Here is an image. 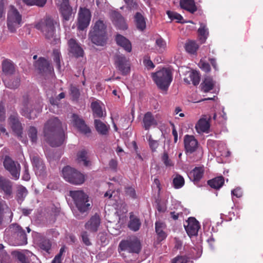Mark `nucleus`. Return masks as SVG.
<instances>
[{"label":"nucleus","mask_w":263,"mask_h":263,"mask_svg":"<svg viewBox=\"0 0 263 263\" xmlns=\"http://www.w3.org/2000/svg\"><path fill=\"white\" fill-rule=\"evenodd\" d=\"M113 23L119 29L126 30L127 29L124 17L119 12H115L112 14Z\"/></svg>","instance_id":"nucleus-24"},{"label":"nucleus","mask_w":263,"mask_h":263,"mask_svg":"<svg viewBox=\"0 0 263 263\" xmlns=\"http://www.w3.org/2000/svg\"><path fill=\"white\" fill-rule=\"evenodd\" d=\"M57 22L49 16L42 19L35 25V28L41 31L45 39L52 44H57L60 42V39L55 35Z\"/></svg>","instance_id":"nucleus-2"},{"label":"nucleus","mask_w":263,"mask_h":263,"mask_svg":"<svg viewBox=\"0 0 263 263\" xmlns=\"http://www.w3.org/2000/svg\"><path fill=\"white\" fill-rule=\"evenodd\" d=\"M126 8L129 10H137L138 8V4L134 0H128L125 2Z\"/></svg>","instance_id":"nucleus-57"},{"label":"nucleus","mask_w":263,"mask_h":263,"mask_svg":"<svg viewBox=\"0 0 263 263\" xmlns=\"http://www.w3.org/2000/svg\"><path fill=\"white\" fill-rule=\"evenodd\" d=\"M60 11L65 21L69 20L72 14V8L69 5V2L62 3L60 6Z\"/></svg>","instance_id":"nucleus-34"},{"label":"nucleus","mask_w":263,"mask_h":263,"mask_svg":"<svg viewBox=\"0 0 263 263\" xmlns=\"http://www.w3.org/2000/svg\"><path fill=\"white\" fill-rule=\"evenodd\" d=\"M129 220L128 223V228L134 232L138 231L141 226L139 218L135 215L133 212L129 213Z\"/></svg>","instance_id":"nucleus-26"},{"label":"nucleus","mask_w":263,"mask_h":263,"mask_svg":"<svg viewBox=\"0 0 263 263\" xmlns=\"http://www.w3.org/2000/svg\"><path fill=\"white\" fill-rule=\"evenodd\" d=\"M3 71L6 74H13L15 72V66L13 63L9 59H5L2 62Z\"/></svg>","instance_id":"nucleus-35"},{"label":"nucleus","mask_w":263,"mask_h":263,"mask_svg":"<svg viewBox=\"0 0 263 263\" xmlns=\"http://www.w3.org/2000/svg\"><path fill=\"white\" fill-rule=\"evenodd\" d=\"M161 160L166 167H171L174 165L173 161L169 158L168 155L166 152H163L161 157Z\"/></svg>","instance_id":"nucleus-53"},{"label":"nucleus","mask_w":263,"mask_h":263,"mask_svg":"<svg viewBox=\"0 0 263 263\" xmlns=\"http://www.w3.org/2000/svg\"><path fill=\"white\" fill-rule=\"evenodd\" d=\"M146 139L148 142L149 146L152 152H156L157 148L158 147L159 145V141L154 140L151 135H147Z\"/></svg>","instance_id":"nucleus-48"},{"label":"nucleus","mask_w":263,"mask_h":263,"mask_svg":"<svg viewBox=\"0 0 263 263\" xmlns=\"http://www.w3.org/2000/svg\"><path fill=\"white\" fill-rule=\"evenodd\" d=\"M70 95L72 96L73 99L74 100H77L80 96L79 89L76 86L71 85L70 86Z\"/></svg>","instance_id":"nucleus-55"},{"label":"nucleus","mask_w":263,"mask_h":263,"mask_svg":"<svg viewBox=\"0 0 263 263\" xmlns=\"http://www.w3.org/2000/svg\"><path fill=\"white\" fill-rule=\"evenodd\" d=\"M224 182V177L222 176L215 177L208 181V184L212 188L219 189L222 186Z\"/></svg>","instance_id":"nucleus-36"},{"label":"nucleus","mask_w":263,"mask_h":263,"mask_svg":"<svg viewBox=\"0 0 263 263\" xmlns=\"http://www.w3.org/2000/svg\"><path fill=\"white\" fill-rule=\"evenodd\" d=\"M62 175L66 181L75 185L81 184L85 181L84 176L82 173L69 166L63 168Z\"/></svg>","instance_id":"nucleus-8"},{"label":"nucleus","mask_w":263,"mask_h":263,"mask_svg":"<svg viewBox=\"0 0 263 263\" xmlns=\"http://www.w3.org/2000/svg\"><path fill=\"white\" fill-rule=\"evenodd\" d=\"M166 225L164 223L160 221L155 222V231L158 235V239L160 241L163 240L167 236L166 233L164 231Z\"/></svg>","instance_id":"nucleus-33"},{"label":"nucleus","mask_w":263,"mask_h":263,"mask_svg":"<svg viewBox=\"0 0 263 263\" xmlns=\"http://www.w3.org/2000/svg\"><path fill=\"white\" fill-rule=\"evenodd\" d=\"M51 243L50 241L47 239H44L41 240L40 243V247L41 249L48 252L50 250Z\"/></svg>","instance_id":"nucleus-51"},{"label":"nucleus","mask_w":263,"mask_h":263,"mask_svg":"<svg viewBox=\"0 0 263 263\" xmlns=\"http://www.w3.org/2000/svg\"><path fill=\"white\" fill-rule=\"evenodd\" d=\"M77 160L79 164H82L85 166H89L91 165L88 152L84 149L78 152Z\"/></svg>","instance_id":"nucleus-29"},{"label":"nucleus","mask_w":263,"mask_h":263,"mask_svg":"<svg viewBox=\"0 0 263 263\" xmlns=\"http://www.w3.org/2000/svg\"><path fill=\"white\" fill-rule=\"evenodd\" d=\"M125 193L127 196H129L133 199L137 198V195L135 189L132 186H127L125 187Z\"/></svg>","instance_id":"nucleus-56"},{"label":"nucleus","mask_w":263,"mask_h":263,"mask_svg":"<svg viewBox=\"0 0 263 263\" xmlns=\"http://www.w3.org/2000/svg\"><path fill=\"white\" fill-rule=\"evenodd\" d=\"M199 65L200 68L204 71L208 72L210 71V65L208 63L200 60L199 62Z\"/></svg>","instance_id":"nucleus-60"},{"label":"nucleus","mask_w":263,"mask_h":263,"mask_svg":"<svg viewBox=\"0 0 263 263\" xmlns=\"http://www.w3.org/2000/svg\"><path fill=\"white\" fill-rule=\"evenodd\" d=\"M116 42L118 46L122 47L125 51L130 52L132 51V44L125 36L117 34L115 37Z\"/></svg>","instance_id":"nucleus-25"},{"label":"nucleus","mask_w":263,"mask_h":263,"mask_svg":"<svg viewBox=\"0 0 263 263\" xmlns=\"http://www.w3.org/2000/svg\"><path fill=\"white\" fill-rule=\"evenodd\" d=\"M69 51L76 58L82 57L84 54V51L77 40L74 39H70L68 42Z\"/></svg>","instance_id":"nucleus-21"},{"label":"nucleus","mask_w":263,"mask_h":263,"mask_svg":"<svg viewBox=\"0 0 263 263\" xmlns=\"http://www.w3.org/2000/svg\"><path fill=\"white\" fill-rule=\"evenodd\" d=\"M101 224V218L99 214L96 213L92 216L89 220L85 223V228L90 232L98 231Z\"/></svg>","instance_id":"nucleus-20"},{"label":"nucleus","mask_w":263,"mask_h":263,"mask_svg":"<svg viewBox=\"0 0 263 263\" xmlns=\"http://www.w3.org/2000/svg\"><path fill=\"white\" fill-rule=\"evenodd\" d=\"M22 15L13 6H10L7 13V25L9 31L15 33L23 24Z\"/></svg>","instance_id":"nucleus-6"},{"label":"nucleus","mask_w":263,"mask_h":263,"mask_svg":"<svg viewBox=\"0 0 263 263\" xmlns=\"http://www.w3.org/2000/svg\"><path fill=\"white\" fill-rule=\"evenodd\" d=\"M119 249L131 253H139L141 250L140 240L136 237H129L122 240L119 245Z\"/></svg>","instance_id":"nucleus-9"},{"label":"nucleus","mask_w":263,"mask_h":263,"mask_svg":"<svg viewBox=\"0 0 263 263\" xmlns=\"http://www.w3.org/2000/svg\"><path fill=\"white\" fill-rule=\"evenodd\" d=\"M155 48L158 52H163L166 48V42L161 37H159L156 40Z\"/></svg>","instance_id":"nucleus-43"},{"label":"nucleus","mask_w":263,"mask_h":263,"mask_svg":"<svg viewBox=\"0 0 263 263\" xmlns=\"http://www.w3.org/2000/svg\"><path fill=\"white\" fill-rule=\"evenodd\" d=\"M33 166L36 168L37 172L43 174L45 172L46 167L42 160L38 156H33L31 158Z\"/></svg>","instance_id":"nucleus-32"},{"label":"nucleus","mask_w":263,"mask_h":263,"mask_svg":"<svg viewBox=\"0 0 263 263\" xmlns=\"http://www.w3.org/2000/svg\"><path fill=\"white\" fill-rule=\"evenodd\" d=\"M6 86L11 89L17 88L20 84V79L16 78L13 80H10L5 83Z\"/></svg>","instance_id":"nucleus-52"},{"label":"nucleus","mask_w":263,"mask_h":263,"mask_svg":"<svg viewBox=\"0 0 263 263\" xmlns=\"http://www.w3.org/2000/svg\"><path fill=\"white\" fill-rule=\"evenodd\" d=\"M24 168L22 179L25 181H29L30 179V176L29 173V167L27 163L24 164Z\"/></svg>","instance_id":"nucleus-59"},{"label":"nucleus","mask_w":263,"mask_h":263,"mask_svg":"<svg viewBox=\"0 0 263 263\" xmlns=\"http://www.w3.org/2000/svg\"><path fill=\"white\" fill-rule=\"evenodd\" d=\"M35 69L41 74L51 73L53 70L50 66L49 62L45 58L40 57L34 64Z\"/></svg>","instance_id":"nucleus-16"},{"label":"nucleus","mask_w":263,"mask_h":263,"mask_svg":"<svg viewBox=\"0 0 263 263\" xmlns=\"http://www.w3.org/2000/svg\"><path fill=\"white\" fill-rule=\"evenodd\" d=\"M184 47L187 52L194 54L199 48V45L195 41L189 40L185 44Z\"/></svg>","instance_id":"nucleus-39"},{"label":"nucleus","mask_w":263,"mask_h":263,"mask_svg":"<svg viewBox=\"0 0 263 263\" xmlns=\"http://www.w3.org/2000/svg\"><path fill=\"white\" fill-rule=\"evenodd\" d=\"M91 19V13L89 9L85 8H81L79 12L78 21V28L80 30H83L89 25Z\"/></svg>","instance_id":"nucleus-13"},{"label":"nucleus","mask_w":263,"mask_h":263,"mask_svg":"<svg viewBox=\"0 0 263 263\" xmlns=\"http://www.w3.org/2000/svg\"><path fill=\"white\" fill-rule=\"evenodd\" d=\"M7 230L12 237L13 245L23 246L27 243V237L25 231L18 224H11Z\"/></svg>","instance_id":"nucleus-7"},{"label":"nucleus","mask_w":263,"mask_h":263,"mask_svg":"<svg viewBox=\"0 0 263 263\" xmlns=\"http://www.w3.org/2000/svg\"><path fill=\"white\" fill-rule=\"evenodd\" d=\"M94 126L97 132L101 135L106 136L108 135L110 126L101 121L99 119L94 120Z\"/></svg>","instance_id":"nucleus-28"},{"label":"nucleus","mask_w":263,"mask_h":263,"mask_svg":"<svg viewBox=\"0 0 263 263\" xmlns=\"http://www.w3.org/2000/svg\"><path fill=\"white\" fill-rule=\"evenodd\" d=\"M106 28V23L101 20L97 21L89 33L91 42L97 46H104L107 40Z\"/></svg>","instance_id":"nucleus-3"},{"label":"nucleus","mask_w":263,"mask_h":263,"mask_svg":"<svg viewBox=\"0 0 263 263\" xmlns=\"http://www.w3.org/2000/svg\"><path fill=\"white\" fill-rule=\"evenodd\" d=\"M184 183L185 181L183 177L179 174H177L173 179V186L176 189L181 188L184 185Z\"/></svg>","instance_id":"nucleus-46"},{"label":"nucleus","mask_w":263,"mask_h":263,"mask_svg":"<svg viewBox=\"0 0 263 263\" xmlns=\"http://www.w3.org/2000/svg\"><path fill=\"white\" fill-rule=\"evenodd\" d=\"M69 195L72 197L76 207L80 212L84 213L91 208L88 196L83 191H71Z\"/></svg>","instance_id":"nucleus-5"},{"label":"nucleus","mask_w":263,"mask_h":263,"mask_svg":"<svg viewBox=\"0 0 263 263\" xmlns=\"http://www.w3.org/2000/svg\"><path fill=\"white\" fill-rule=\"evenodd\" d=\"M108 165L111 170L116 171L118 166V161L116 159H111L109 161Z\"/></svg>","instance_id":"nucleus-62"},{"label":"nucleus","mask_w":263,"mask_h":263,"mask_svg":"<svg viewBox=\"0 0 263 263\" xmlns=\"http://www.w3.org/2000/svg\"><path fill=\"white\" fill-rule=\"evenodd\" d=\"M43 133L45 140L52 147L60 146L64 142L65 133L62 123L57 117L51 118L47 121Z\"/></svg>","instance_id":"nucleus-1"},{"label":"nucleus","mask_w":263,"mask_h":263,"mask_svg":"<svg viewBox=\"0 0 263 263\" xmlns=\"http://www.w3.org/2000/svg\"><path fill=\"white\" fill-rule=\"evenodd\" d=\"M190 79L194 85H197L200 82V76L196 71H193L190 75Z\"/></svg>","instance_id":"nucleus-54"},{"label":"nucleus","mask_w":263,"mask_h":263,"mask_svg":"<svg viewBox=\"0 0 263 263\" xmlns=\"http://www.w3.org/2000/svg\"><path fill=\"white\" fill-rule=\"evenodd\" d=\"M6 110L4 104L3 102H0V121H4L6 118Z\"/></svg>","instance_id":"nucleus-61"},{"label":"nucleus","mask_w":263,"mask_h":263,"mask_svg":"<svg viewBox=\"0 0 263 263\" xmlns=\"http://www.w3.org/2000/svg\"><path fill=\"white\" fill-rule=\"evenodd\" d=\"M195 128L198 133L205 132L209 130L210 124L205 119H200L195 126Z\"/></svg>","instance_id":"nucleus-40"},{"label":"nucleus","mask_w":263,"mask_h":263,"mask_svg":"<svg viewBox=\"0 0 263 263\" xmlns=\"http://www.w3.org/2000/svg\"><path fill=\"white\" fill-rule=\"evenodd\" d=\"M4 248V246L0 244V263H11L10 257Z\"/></svg>","instance_id":"nucleus-45"},{"label":"nucleus","mask_w":263,"mask_h":263,"mask_svg":"<svg viewBox=\"0 0 263 263\" xmlns=\"http://www.w3.org/2000/svg\"><path fill=\"white\" fill-rule=\"evenodd\" d=\"M81 236L82 238V242L87 246L91 245V242L89 238V235L86 231H83L81 233Z\"/></svg>","instance_id":"nucleus-58"},{"label":"nucleus","mask_w":263,"mask_h":263,"mask_svg":"<svg viewBox=\"0 0 263 263\" xmlns=\"http://www.w3.org/2000/svg\"><path fill=\"white\" fill-rule=\"evenodd\" d=\"M134 22L138 30L143 31L146 28L145 18L141 13L137 12L135 13L134 16Z\"/></svg>","instance_id":"nucleus-31"},{"label":"nucleus","mask_w":263,"mask_h":263,"mask_svg":"<svg viewBox=\"0 0 263 263\" xmlns=\"http://www.w3.org/2000/svg\"><path fill=\"white\" fill-rule=\"evenodd\" d=\"M142 123V126L145 130H149L152 126H155L157 125V120L150 111H148L144 114Z\"/></svg>","instance_id":"nucleus-23"},{"label":"nucleus","mask_w":263,"mask_h":263,"mask_svg":"<svg viewBox=\"0 0 263 263\" xmlns=\"http://www.w3.org/2000/svg\"><path fill=\"white\" fill-rule=\"evenodd\" d=\"M198 33L199 40L202 43H204L209 35L208 28L205 24L200 23V27L198 29Z\"/></svg>","instance_id":"nucleus-38"},{"label":"nucleus","mask_w":263,"mask_h":263,"mask_svg":"<svg viewBox=\"0 0 263 263\" xmlns=\"http://www.w3.org/2000/svg\"><path fill=\"white\" fill-rule=\"evenodd\" d=\"M91 108L94 118H102L106 117V112H103L98 101H93L91 103Z\"/></svg>","instance_id":"nucleus-27"},{"label":"nucleus","mask_w":263,"mask_h":263,"mask_svg":"<svg viewBox=\"0 0 263 263\" xmlns=\"http://www.w3.org/2000/svg\"><path fill=\"white\" fill-rule=\"evenodd\" d=\"M8 122L13 132L17 137H22L23 128L16 112H14L10 115L8 119Z\"/></svg>","instance_id":"nucleus-11"},{"label":"nucleus","mask_w":263,"mask_h":263,"mask_svg":"<svg viewBox=\"0 0 263 263\" xmlns=\"http://www.w3.org/2000/svg\"><path fill=\"white\" fill-rule=\"evenodd\" d=\"M166 14H167L168 17L171 20H177V23H183L181 22V21L183 18L181 14H180L177 12H173V11H171L170 10H168L166 12Z\"/></svg>","instance_id":"nucleus-50"},{"label":"nucleus","mask_w":263,"mask_h":263,"mask_svg":"<svg viewBox=\"0 0 263 263\" xmlns=\"http://www.w3.org/2000/svg\"><path fill=\"white\" fill-rule=\"evenodd\" d=\"M71 122L73 126L81 133L86 135L91 133V129L85 124L84 120L80 118L77 114H73L72 115Z\"/></svg>","instance_id":"nucleus-17"},{"label":"nucleus","mask_w":263,"mask_h":263,"mask_svg":"<svg viewBox=\"0 0 263 263\" xmlns=\"http://www.w3.org/2000/svg\"><path fill=\"white\" fill-rule=\"evenodd\" d=\"M52 58L53 62L56 64V67L58 70L61 69V61L62 60V56L60 51L58 49H54L52 52Z\"/></svg>","instance_id":"nucleus-44"},{"label":"nucleus","mask_w":263,"mask_h":263,"mask_svg":"<svg viewBox=\"0 0 263 263\" xmlns=\"http://www.w3.org/2000/svg\"><path fill=\"white\" fill-rule=\"evenodd\" d=\"M28 194L27 190L23 185H19L16 191V199L18 202H22Z\"/></svg>","instance_id":"nucleus-42"},{"label":"nucleus","mask_w":263,"mask_h":263,"mask_svg":"<svg viewBox=\"0 0 263 263\" xmlns=\"http://www.w3.org/2000/svg\"><path fill=\"white\" fill-rule=\"evenodd\" d=\"M215 82L213 79L210 77H206L201 84L202 90L204 92H208L214 88Z\"/></svg>","instance_id":"nucleus-37"},{"label":"nucleus","mask_w":263,"mask_h":263,"mask_svg":"<svg viewBox=\"0 0 263 263\" xmlns=\"http://www.w3.org/2000/svg\"><path fill=\"white\" fill-rule=\"evenodd\" d=\"M179 4L182 9L191 13L193 14L197 10L194 0H180Z\"/></svg>","instance_id":"nucleus-30"},{"label":"nucleus","mask_w":263,"mask_h":263,"mask_svg":"<svg viewBox=\"0 0 263 263\" xmlns=\"http://www.w3.org/2000/svg\"><path fill=\"white\" fill-rule=\"evenodd\" d=\"M28 135L33 143L36 142L37 139V130L36 127L31 126L29 127L27 131Z\"/></svg>","instance_id":"nucleus-47"},{"label":"nucleus","mask_w":263,"mask_h":263,"mask_svg":"<svg viewBox=\"0 0 263 263\" xmlns=\"http://www.w3.org/2000/svg\"><path fill=\"white\" fill-rule=\"evenodd\" d=\"M4 213L10 214L11 215L12 214L6 201L0 198V225L2 224Z\"/></svg>","instance_id":"nucleus-41"},{"label":"nucleus","mask_w":263,"mask_h":263,"mask_svg":"<svg viewBox=\"0 0 263 263\" xmlns=\"http://www.w3.org/2000/svg\"><path fill=\"white\" fill-rule=\"evenodd\" d=\"M204 173V168L203 166L195 167L188 174V176L194 184H197L202 178Z\"/></svg>","instance_id":"nucleus-22"},{"label":"nucleus","mask_w":263,"mask_h":263,"mask_svg":"<svg viewBox=\"0 0 263 263\" xmlns=\"http://www.w3.org/2000/svg\"><path fill=\"white\" fill-rule=\"evenodd\" d=\"M13 183L8 179L0 176V191L3 193V197L9 199L13 197Z\"/></svg>","instance_id":"nucleus-12"},{"label":"nucleus","mask_w":263,"mask_h":263,"mask_svg":"<svg viewBox=\"0 0 263 263\" xmlns=\"http://www.w3.org/2000/svg\"><path fill=\"white\" fill-rule=\"evenodd\" d=\"M5 8L4 0H0V18L5 16Z\"/></svg>","instance_id":"nucleus-64"},{"label":"nucleus","mask_w":263,"mask_h":263,"mask_svg":"<svg viewBox=\"0 0 263 263\" xmlns=\"http://www.w3.org/2000/svg\"><path fill=\"white\" fill-rule=\"evenodd\" d=\"M184 145L186 154H192L197 150L198 142L194 136L186 135L184 137Z\"/></svg>","instance_id":"nucleus-18"},{"label":"nucleus","mask_w":263,"mask_h":263,"mask_svg":"<svg viewBox=\"0 0 263 263\" xmlns=\"http://www.w3.org/2000/svg\"><path fill=\"white\" fill-rule=\"evenodd\" d=\"M152 78L159 89L166 91L172 81L173 74L170 69L163 68L153 73Z\"/></svg>","instance_id":"nucleus-4"},{"label":"nucleus","mask_w":263,"mask_h":263,"mask_svg":"<svg viewBox=\"0 0 263 263\" xmlns=\"http://www.w3.org/2000/svg\"><path fill=\"white\" fill-rule=\"evenodd\" d=\"M232 195L236 197L237 198H240L242 196V192L240 188L237 187L234 189L231 192Z\"/></svg>","instance_id":"nucleus-63"},{"label":"nucleus","mask_w":263,"mask_h":263,"mask_svg":"<svg viewBox=\"0 0 263 263\" xmlns=\"http://www.w3.org/2000/svg\"><path fill=\"white\" fill-rule=\"evenodd\" d=\"M3 165L6 170L11 175L12 179L15 180L19 179L21 167L17 161H14L8 156H6L3 161Z\"/></svg>","instance_id":"nucleus-10"},{"label":"nucleus","mask_w":263,"mask_h":263,"mask_svg":"<svg viewBox=\"0 0 263 263\" xmlns=\"http://www.w3.org/2000/svg\"><path fill=\"white\" fill-rule=\"evenodd\" d=\"M42 108V106L39 105V107L35 110L31 109L28 107V102H25L23 103V107L21 109V114L28 119H34L37 117V114L41 112Z\"/></svg>","instance_id":"nucleus-19"},{"label":"nucleus","mask_w":263,"mask_h":263,"mask_svg":"<svg viewBox=\"0 0 263 263\" xmlns=\"http://www.w3.org/2000/svg\"><path fill=\"white\" fill-rule=\"evenodd\" d=\"M115 65L117 68L122 74L126 76L130 70V65L129 61L123 55H118L115 58Z\"/></svg>","instance_id":"nucleus-14"},{"label":"nucleus","mask_w":263,"mask_h":263,"mask_svg":"<svg viewBox=\"0 0 263 263\" xmlns=\"http://www.w3.org/2000/svg\"><path fill=\"white\" fill-rule=\"evenodd\" d=\"M12 254L15 256L21 263H30L29 259L25 254L19 251H13Z\"/></svg>","instance_id":"nucleus-49"},{"label":"nucleus","mask_w":263,"mask_h":263,"mask_svg":"<svg viewBox=\"0 0 263 263\" xmlns=\"http://www.w3.org/2000/svg\"><path fill=\"white\" fill-rule=\"evenodd\" d=\"M185 230L187 235L191 237L196 236L200 228L199 222L197 219L193 217H189L184 224Z\"/></svg>","instance_id":"nucleus-15"}]
</instances>
